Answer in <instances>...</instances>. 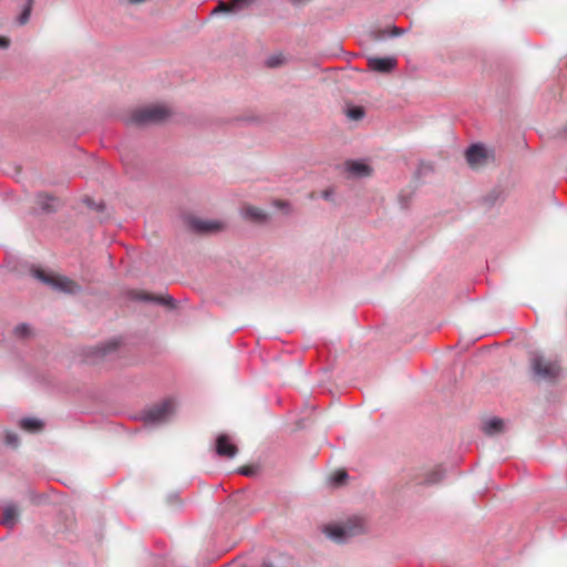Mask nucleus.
<instances>
[{
    "mask_svg": "<svg viewBox=\"0 0 567 567\" xmlns=\"http://www.w3.org/2000/svg\"><path fill=\"white\" fill-rule=\"evenodd\" d=\"M364 530V522L359 516H352L344 522L328 524L323 527L324 535L337 544L347 543L351 537Z\"/></svg>",
    "mask_w": 567,
    "mask_h": 567,
    "instance_id": "obj_1",
    "label": "nucleus"
},
{
    "mask_svg": "<svg viewBox=\"0 0 567 567\" xmlns=\"http://www.w3.org/2000/svg\"><path fill=\"white\" fill-rule=\"evenodd\" d=\"M172 115V111L166 105H147L134 110L127 118V123L137 126L150 124H159L165 122Z\"/></svg>",
    "mask_w": 567,
    "mask_h": 567,
    "instance_id": "obj_2",
    "label": "nucleus"
},
{
    "mask_svg": "<svg viewBox=\"0 0 567 567\" xmlns=\"http://www.w3.org/2000/svg\"><path fill=\"white\" fill-rule=\"evenodd\" d=\"M31 272L34 278L51 287L53 290L68 295H78L82 291V287L76 281L65 276L48 274L44 270L35 267L31 269Z\"/></svg>",
    "mask_w": 567,
    "mask_h": 567,
    "instance_id": "obj_3",
    "label": "nucleus"
},
{
    "mask_svg": "<svg viewBox=\"0 0 567 567\" xmlns=\"http://www.w3.org/2000/svg\"><path fill=\"white\" fill-rule=\"evenodd\" d=\"M465 158L472 169L478 171L493 164L495 162V154L492 148L476 143L466 150Z\"/></svg>",
    "mask_w": 567,
    "mask_h": 567,
    "instance_id": "obj_4",
    "label": "nucleus"
},
{
    "mask_svg": "<svg viewBox=\"0 0 567 567\" xmlns=\"http://www.w3.org/2000/svg\"><path fill=\"white\" fill-rule=\"evenodd\" d=\"M530 367L536 377L547 381L555 380L560 372V365L556 360L547 359L539 353L532 357Z\"/></svg>",
    "mask_w": 567,
    "mask_h": 567,
    "instance_id": "obj_5",
    "label": "nucleus"
},
{
    "mask_svg": "<svg viewBox=\"0 0 567 567\" xmlns=\"http://www.w3.org/2000/svg\"><path fill=\"white\" fill-rule=\"evenodd\" d=\"M174 401L167 399L145 410L143 412V420L147 424H161L168 421L171 416L174 414Z\"/></svg>",
    "mask_w": 567,
    "mask_h": 567,
    "instance_id": "obj_6",
    "label": "nucleus"
},
{
    "mask_svg": "<svg viewBox=\"0 0 567 567\" xmlns=\"http://www.w3.org/2000/svg\"><path fill=\"white\" fill-rule=\"evenodd\" d=\"M127 297L131 300H135V301L155 302L158 305H164V306H169V307H174V303H175V299L172 296L161 297V296H155V295L146 292V291L131 290L127 292Z\"/></svg>",
    "mask_w": 567,
    "mask_h": 567,
    "instance_id": "obj_7",
    "label": "nucleus"
},
{
    "mask_svg": "<svg viewBox=\"0 0 567 567\" xmlns=\"http://www.w3.org/2000/svg\"><path fill=\"white\" fill-rule=\"evenodd\" d=\"M188 226L192 230L200 234L217 233L223 229V224L216 220H207L197 217L188 219Z\"/></svg>",
    "mask_w": 567,
    "mask_h": 567,
    "instance_id": "obj_8",
    "label": "nucleus"
},
{
    "mask_svg": "<svg viewBox=\"0 0 567 567\" xmlns=\"http://www.w3.org/2000/svg\"><path fill=\"white\" fill-rule=\"evenodd\" d=\"M215 451L220 457L233 458L236 456L238 449L227 434H220L216 439Z\"/></svg>",
    "mask_w": 567,
    "mask_h": 567,
    "instance_id": "obj_9",
    "label": "nucleus"
},
{
    "mask_svg": "<svg viewBox=\"0 0 567 567\" xmlns=\"http://www.w3.org/2000/svg\"><path fill=\"white\" fill-rule=\"evenodd\" d=\"M396 59L386 56V58H378L372 56L368 59V66L370 70L379 73H389L396 68Z\"/></svg>",
    "mask_w": 567,
    "mask_h": 567,
    "instance_id": "obj_10",
    "label": "nucleus"
},
{
    "mask_svg": "<svg viewBox=\"0 0 567 567\" xmlns=\"http://www.w3.org/2000/svg\"><path fill=\"white\" fill-rule=\"evenodd\" d=\"M346 171L355 178L369 177L373 173V168L364 161H347Z\"/></svg>",
    "mask_w": 567,
    "mask_h": 567,
    "instance_id": "obj_11",
    "label": "nucleus"
},
{
    "mask_svg": "<svg viewBox=\"0 0 567 567\" xmlns=\"http://www.w3.org/2000/svg\"><path fill=\"white\" fill-rule=\"evenodd\" d=\"M19 508L14 503H8L3 506L0 523L12 529L18 523Z\"/></svg>",
    "mask_w": 567,
    "mask_h": 567,
    "instance_id": "obj_12",
    "label": "nucleus"
},
{
    "mask_svg": "<svg viewBox=\"0 0 567 567\" xmlns=\"http://www.w3.org/2000/svg\"><path fill=\"white\" fill-rule=\"evenodd\" d=\"M252 0H230L229 2L219 1L213 13L218 12H238L251 3Z\"/></svg>",
    "mask_w": 567,
    "mask_h": 567,
    "instance_id": "obj_13",
    "label": "nucleus"
},
{
    "mask_svg": "<svg viewBox=\"0 0 567 567\" xmlns=\"http://www.w3.org/2000/svg\"><path fill=\"white\" fill-rule=\"evenodd\" d=\"M118 347L117 340H110L105 343L95 346L91 349H89V355L92 358H105L116 351Z\"/></svg>",
    "mask_w": 567,
    "mask_h": 567,
    "instance_id": "obj_14",
    "label": "nucleus"
},
{
    "mask_svg": "<svg viewBox=\"0 0 567 567\" xmlns=\"http://www.w3.org/2000/svg\"><path fill=\"white\" fill-rule=\"evenodd\" d=\"M482 429L487 435H497L504 432L505 422L499 417H491L483 423Z\"/></svg>",
    "mask_w": 567,
    "mask_h": 567,
    "instance_id": "obj_15",
    "label": "nucleus"
},
{
    "mask_svg": "<svg viewBox=\"0 0 567 567\" xmlns=\"http://www.w3.org/2000/svg\"><path fill=\"white\" fill-rule=\"evenodd\" d=\"M243 214L245 218L250 219L251 221L255 223L261 224L268 220V215L264 210L254 206L245 207Z\"/></svg>",
    "mask_w": 567,
    "mask_h": 567,
    "instance_id": "obj_16",
    "label": "nucleus"
},
{
    "mask_svg": "<svg viewBox=\"0 0 567 567\" xmlns=\"http://www.w3.org/2000/svg\"><path fill=\"white\" fill-rule=\"evenodd\" d=\"M20 426L29 432H38L43 429V422L34 417H24L20 421Z\"/></svg>",
    "mask_w": 567,
    "mask_h": 567,
    "instance_id": "obj_17",
    "label": "nucleus"
},
{
    "mask_svg": "<svg viewBox=\"0 0 567 567\" xmlns=\"http://www.w3.org/2000/svg\"><path fill=\"white\" fill-rule=\"evenodd\" d=\"M445 476V472L442 467H436L435 470L431 471L426 474L424 478L425 485H433L440 483Z\"/></svg>",
    "mask_w": 567,
    "mask_h": 567,
    "instance_id": "obj_18",
    "label": "nucleus"
},
{
    "mask_svg": "<svg viewBox=\"0 0 567 567\" xmlns=\"http://www.w3.org/2000/svg\"><path fill=\"white\" fill-rule=\"evenodd\" d=\"M33 3H34V0H25V6H24L21 14L18 18V22L20 24H25L29 21Z\"/></svg>",
    "mask_w": 567,
    "mask_h": 567,
    "instance_id": "obj_19",
    "label": "nucleus"
},
{
    "mask_svg": "<svg viewBox=\"0 0 567 567\" xmlns=\"http://www.w3.org/2000/svg\"><path fill=\"white\" fill-rule=\"evenodd\" d=\"M13 333L17 338H28L31 334V327L28 323L18 324Z\"/></svg>",
    "mask_w": 567,
    "mask_h": 567,
    "instance_id": "obj_20",
    "label": "nucleus"
},
{
    "mask_svg": "<svg viewBox=\"0 0 567 567\" xmlns=\"http://www.w3.org/2000/svg\"><path fill=\"white\" fill-rule=\"evenodd\" d=\"M347 115L351 120L359 121L364 116V111L361 106H352L348 109Z\"/></svg>",
    "mask_w": 567,
    "mask_h": 567,
    "instance_id": "obj_21",
    "label": "nucleus"
},
{
    "mask_svg": "<svg viewBox=\"0 0 567 567\" xmlns=\"http://www.w3.org/2000/svg\"><path fill=\"white\" fill-rule=\"evenodd\" d=\"M433 172V166L430 163L421 162L419 165V168L416 171V177L421 178L422 176H425L426 174Z\"/></svg>",
    "mask_w": 567,
    "mask_h": 567,
    "instance_id": "obj_22",
    "label": "nucleus"
},
{
    "mask_svg": "<svg viewBox=\"0 0 567 567\" xmlns=\"http://www.w3.org/2000/svg\"><path fill=\"white\" fill-rule=\"evenodd\" d=\"M347 478L348 473L346 471H339L333 474L331 480L334 485H341L342 483L346 482Z\"/></svg>",
    "mask_w": 567,
    "mask_h": 567,
    "instance_id": "obj_23",
    "label": "nucleus"
},
{
    "mask_svg": "<svg viewBox=\"0 0 567 567\" xmlns=\"http://www.w3.org/2000/svg\"><path fill=\"white\" fill-rule=\"evenodd\" d=\"M39 198L42 199V202H41L42 209L50 210L51 209L50 202H52L53 198L50 196H42V195H40Z\"/></svg>",
    "mask_w": 567,
    "mask_h": 567,
    "instance_id": "obj_24",
    "label": "nucleus"
},
{
    "mask_svg": "<svg viewBox=\"0 0 567 567\" xmlns=\"http://www.w3.org/2000/svg\"><path fill=\"white\" fill-rule=\"evenodd\" d=\"M6 441L9 445L16 446L18 443V436L13 433H8L6 436Z\"/></svg>",
    "mask_w": 567,
    "mask_h": 567,
    "instance_id": "obj_25",
    "label": "nucleus"
},
{
    "mask_svg": "<svg viewBox=\"0 0 567 567\" xmlns=\"http://www.w3.org/2000/svg\"><path fill=\"white\" fill-rule=\"evenodd\" d=\"M281 63V59L278 56H271L267 60V65L270 68L278 66Z\"/></svg>",
    "mask_w": 567,
    "mask_h": 567,
    "instance_id": "obj_26",
    "label": "nucleus"
},
{
    "mask_svg": "<svg viewBox=\"0 0 567 567\" xmlns=\"http://www.w3.org/2000/svg\"><path fill=\"white\" fill-rule=\"evenodd\" d=\"M274 205H275L276 207H278V208H281V209H284V208H289V203H288V202H284V200H276V202L274 203Z\"/></svg>",
    "mask_w": 567,
    "mask_h": 567,
    "instance_id": "obj_27",
    "label": "nucleus"
},
{
    "mask_svg": "<svg viewBox=\"0 0 567 567\" xmlns=\"http://www.w3.org/2000/svg\"><path fill=\"white\" fill-rule=\"evenodd\" d=\"M10 44V40L4 38V37H0V48L1 49H7Z\"/></svg>",
    "mask_w": 567,
    "mask_h": 567,
    "instance_id": "obj_28",
    "label": "nucleus"
},
{
    "mask_svg": "<svg viewBox=\"0 0 567 567\" xmlns=\"http://www.w3.org/2000/svg\"><path fill=\"white\" fill-rule=\"evenodd\" d=\"M332 195H333L332 189H326V190H323V193H322V197H323L326 200L331 199Z\"/></svg>",
    "mask_w": 567,
    "mask_h": 567,
    "instance_id": "obj_29",
    "label": "nucleus"
},
{
    "mask_svg": "<svg viewBox=\"0 0 567 567\" xmlns=\"http://www.w3.org/2000/svg\"><path fill=\"white\" fill-rule=\"evenodd\" d=\"M401 34H403V30H402V29L396 28V27H394V28L392 29V32H391V35H392V37H398V35H401Z\"/></svg>",
    "mask_w": 567,
    "mask_h": 567,
    "instance_id": "obj_30",
    "label": "nucleus"
},
{
    "mask_svg": "<svg viewBox=\"0 0 567 567\" xmlns=\"http://www.w3.org/2000/svg\"><path fill=\"white\" fill-rule=\"evenodd\" d=\"M260 567H275L274 564L269 560H264Z\"/></svg>",
    "mask_w": 567,
    "mask_h": 567,
    "instance_id": "obj_31",
    "label": "nucleus"
},
{
    "mask_svg": "<svg viewBox=\"0 0 567 567\" xmlns=\"http://www.w3.org/2000/svg\"><path fill=\"white\" fill-rule=\"evenodd\" d=\"M144 1H145V0H127V2H128L130 4H137V3H142V2H144Z\"/></svg>",
    "mask_w": 567,
    "mask_h": 567,
    "instance_id": "obj_32",
    "label": "nucleus"
},
{
    "mask_svg": "<svg viewBox=\"0 0 567 567\" xmlns=\"http://www.w3.org/2000/svg\"><path fill=\"white\" fill-rule=\"evenodd\" d=\"M240 473L244 474V475H249L250 471L249 470H243V471H240Z\"/></svg>",
    "mask_w": 567,
    "mask_h": 567,
    "instance_id": "obj_33",
    "label": "nucleus"
}]
</instances>
